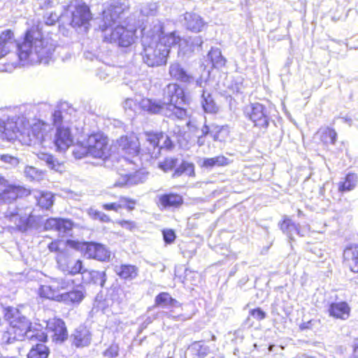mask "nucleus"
<instances>
[{
	"label": "nucleus",
	"mask_w": 358,
	"mask_h": 358,
	"mask_svg": "<svg viewBox=\"0 0 358 358\" xmlns=\"http://www.w3.org/2000/svg\"><path fill=\"white\" fill-rule=\"evenodd\" d=\"M16 47V53L22 65L28 64H49L52 60L55 45L49 40L42 38L37 31L29 29L23 41L15 45L14 34L6 29L0 34V59L6 56L11 48ZM15 63L0 66V71H10Z\"/></svg>",
	"instance_id": "1"
},
{
	"label": "nucleus",
	"mask_w": 358,
	"mask_h": 358,
	"mask_svg": "<svg viewBox=\"0 0 358 358\" xmlns=\"http://www.w3.org/2000/svg\"><path fill=\"white\" fill-rule=\"evenodd\" d=\"M119 152L122 157L117 161L115 169L119 178L114 183L115 187L133 185L143 182L142 174L136 171L140 158V143L134 134L121 136L117 141Z\"/></svg>",
	"instance_id": "2"
},
{
	"label": "nucleus",
	"mask_w": 358,
	"mask_h": 358,
	"mask_svg": "<svg viewBox=\"0 0 358 358\" xmlns=\"http://www.w3.org/2000/svg\"><path fill=\"white\" fill-rule=\"evenodd\" d=\"M19 121L22 124L24 123L23 120L19 117L8 118L6 122L0 119V137L9 141L19 138L24 144L43 148L50 143L48 134L50 126L48 124L38 120L33 124L31 129H29L24 126L20 127Z\"/></svg>",
	"instance_id": "3"
},
{
	"label": "nucleus",
	"mask_w": 358,
	"mask_h": 358,
	"mask_svg": "<svg viewBox=\"0 0 358 358\" xmlns=\"http://www.w3.org/2000/svg\"><path fill=\"white\" fill-rule=\"evenodd\" d=\"M163 101L143 99L140 103L141 108L150 114L162 113L171 118L184 119L186 110L180 105L185 101L182 89L177 84L168 85L164 90Z\"/></svg>",
	"instance_id": "4"
},
{
	"label": "nucleus",
	"mask_w": 358,
	"mask_h": 358,
	"mask_svg": "<svg viewBox=\"0 0 358 358\" xmlns=\"http://www.w3.org/2000/svg\"><path fill=\"white\" fill-rule=\"evenodd\" d=\"M124 10V8L122 3L118 1L113 2L103 11V18L99 28L105 32L106 41L127 48L134 42L136 30L128 29L120 25L113 28Z\"/></svg>",
	"instance_id": "5"
},
{
	"label": "nucleus",
	"mask_w": 358,
	"mask_h": 358,
	"mask_svg": "<svg viewBox=\"0 0 358 358\" xmlns=\"http://www.w3.org/2000/svg\"><path fill=\"white\" fill-rule=\"evenodd\" d=\"M66 106V104L57 106L52 114L53 124L57 127L53 143L59 151L66 150L73 143L69 115L65 110Z\"/></svg>",
	"instance_id": "6"
},
{
	"label": "nucleus",
	"mask_w": 358,
	"mask_h": 358,
	"mask_svg": "<svg viewBox=\"0 0 358 358\" xmlns=\"http://www.w3.org/2000/svg\"><path fill=\"white\" fill-rule=\"evenodd\" d=\"M141 44L143 61L148 66H161L166 64L168 51L163 45L159 44L155 35L143 34Z\"/></svg>",
	"instance_id": "7"
},
{
	"label": "nucleus",
	"mask_w": 358,
	"mask_h": 358,
	"mask_svg": "<svg viewBox=\"0 0 358 358\" xmlns=\"http://www.w3.org/2000/svg\"><path fill=\"white\" fill-rule=\"evenodd\" d=\"M174 144L171 138L166 134L159 133H147L146 134V146L145 150V159H157L161 155V150L166 149L171 150L173 148ZM143 156L144 154H142Z\"/></svg>",
	"instance_id": "8"
},
{
	"label": "nucleus",
	"mask_w": 358,
	"mask_h": 358,
	"mask_svg": "<svg viewBox=\"0 0 358 358\" xmlns=\"http://www.w3.org/2000/svg\"><path fill=\"white\" fill-rule=\"evenodd\" d=\"M33 211V208L28 206H9L5 212V217L13 222L21 231H27L36 222Z\"/></svg>",
	"instance_id": "9"
},
{
	"label": "nucleus",
	"mask_w": 358,
	"mask_h": 358,
	"mask_svg": "<svg viewBox=\"0 0 358 358\" xmlns=\"http://www.w3.org/2000/svg\"><path fill=\"white\" fill-rule=\"evenodd\" d=\"M57 267L64 273L76 275L83 273V262L76 259L70 249L59 251L56 257Z\"/></svg>",
	"instance_id": "10"
},
{
	"label": "nucleus",
	"mask_w": 358,
	"mask_h": 358,
	"mask_svg": "<svg viewBox=\"0 0 358 358\" xmlns=\"http://www.w3.org/2000/svg\"><path fill=\"white\" fill-rule=\"evenodd\" d=\"M244 114L254 123L255 127L264 130L268 128L270 117L263 104L255 102L246 106L244 108Z\"/></svg>",
	"instance_id": "11"
},
{
	"label": "nucleus",
	"mask_w": 358,
	"mask_h": 358,
	"mask_svg": "<svg viewBox=\"0 0 358 358\" xmlns=\"http://www.w3.org/2000/svg\"><path fill=\"white\" fill-rule=\"evenodd\" d=\"M90 156L105 159L111 157L108 138L101 132L94 133L87 138Z\"/></svg>",
	"instance_id": "12"
},
{
	"label": "nucleus",
	"mask_w": 358,
	"mask_h": 358,
	"mask_svg": "<svg viewBox=\"0 0 358 358\" xmlns=\"http://www.w3.org/2000/svg\"><path fill=\"white\" fill-rule=\"evenodd\" d=\"M155 306H159L163 308H173L166 313V315L169 318H173L176 321H184L189 317H186L182 313H178L174 309L182 310L181 303L167 292H161L156 296L155 299Z\"/></svg>",
	"instance_id": "13"
},
{
	"label": "nucleus",
	"mask_w": 358,
	"mask_h": 358,
	"mask_svg": "<svg viewBox=\"0 0 358 358\" xmlns=\"http://www.w3.org/2000/svg\"><path fill=\"white\" fill-rule=\"evenodd\" d=\"M40 327L39 324H34L32 327L27 318H22V327L19 329L17 338L22 339V341L27 338L31 341L45 342L47 340L48 334Z\"/></svg>",
	"instance_id": "14"
},
{
	"label": "nucleus",
	"mask_w": 358,
	"mask_h": 358,
	"mask_svg": "<svg viewBox=\"0 0 358 358\" xmlns=\"http://www.w3.org/2000/svg\"><path fill=\"white\" fill-rule=\"evenodd\" d=\"M40 327L39 324H34L32 327L27 318H22V327L19 329L17 338L22 339V341L27 338L31 341L45 342L47 340L48 334Z\"/></svg>",
	"instance_id": "15"
},
{
	"label": "nucleus",
	"mask_w": 358,
	"mask_h": 358,
	"mask_svg": "<svg viewBox=\"0 0 358 358\" xmlns=\"http://www.w3.org/2000/svg\"><path fill=\"white\" fill-rule=\"evenodd\" d=\"M45 323L47 334L50 335L54 342L61 343L67 339V329L62 320L52 318Z\"/></svg>",
	"instance_id": "16"
},
{
	"label": "nucleus",
	"mask_w": 358,
	"mask_h": 358,
	"mask_svg": "<svg viewBox=\"0 0 358 358\" xmlns=\"http://www.w3.org/2000/svg\"><path fill=\"white\" fill-rule=\"evenodd\" d=\"M82 249L84 255L89 259H94L100 262H108L110 258V251L101 244L94 242L85 243Z\"/></svg>",
	"instance_id": "17"
},
{
	"label": "nucleus",
	"mask_w": 358,
	"mask_h": 358,
	"mask_svg": "<svg viewBox=\"0 0 358 358\" xmlns=\"http://www.w3.org/2000/svg\"><path fill=\"white\" fill-rule=\"evenodd\" d=\"M91 18L92 15L89 7L85 3H78L72 11L71 24L73 27L87 28Z\"/></svg>",
	"instance_id": "18"
},
{
	"label": "nucleus",
	"mask_w": 358,
	"mask_h": 358,
	"mask_svg": "<svg viewBox=\"0 0 358 358\" xmlns=\"http://www.w3.org/2000/svg\"><path fill=\"white\" fill-rule=\"evenodd\" d=\"M27 193V190L21 186L8 185L0 192V206L3 204H12L18 197Z\"/></svg>",
	"instance_id": "19"
},
{
	"label": "nucleus",
	"mask_w": 358,
	"mask_h": 358,
	"mask_svg": "<svg viewBox=\"0 0 358 358\" xmlns=\"http://www.w3.org/2000/svg\"><path fill=\"white\" fill-rule=\"evenodd\" d=\"M73 227V222L69 219L64 218H48L45 224V230H52L58 232L59 234L69 233Z\"/></svg>",
	"instance_id": "20"
},
{
	"label": "nucleus",
	"mask_w": 358,
	"mask_h": 358,
	"mask_svg": "<svg viewBox=\"0 0 358 358\" xmlns=\"http://www.w3.org/2000/svg\"><path fill=\"white\" fill-rule=\"evenodd\" d=\"M157 205L161 209H171L180 207L183 203V198L176 193H166L157 196Z\"/></svg>",
	"instance_id": "21"
},
{
	"label": "nucleus",
	"mask_w": 358,
	"mask_h": 358,
	"mask_svg": "<svg viewBox=\"0 0 358 358\" xmlns=\"http://www.w3.org/2000/svg\"><path fill=\"white\" fill-rule=\"evenodd\" d=\"M182 23L187 29L194 33L201 32L206 26L203 18L192 12H186L183 14Z\"/></svg>",
	"instance_id": "22"
},
{
	"label": "nucleus",
	"mask_w": 358,
	"mask_h": 358,
	"mask_svg": "<svg viewBox=\"0 0 358 358\" xmlns=\"http://www.w3.org/2000/svg\"><path fill=\"white\" fill-rule=\"evenodd\" d=\"M71 338L74 345L77 348L85 347L90 344L91 334L90 331L84 327H79L71 334Z\"/></svg>",
	"instance_id": "23"
},
{
	"label": "nucleus",
	"mask_w": 358,
	"mask_h": 358,
	"mask_svg": "<svg viewBox=\"0 0 358 358\" xmlns=\"http://www.w3.org/2000/svg\"><path fill=\"white\" fill-rule=\"evenodd\" d=\"M159 44L163 45L168 51V55L170 52V48L173 45H178L180 48L182 43L185 42V39H181L179 36H177L176 32H171L168 34H158L155 35Z\"/></svg>",
	"instance_id": "24"
},
{
	"label": "nucleus",
	"mask_w": 358,
	"mask_h": 358,
	"mask_svg": "<svg viewBox=\"0 0 358 358\" xmlns=\"http://www.w3.org/2000/svg\"><path fill=\"white\" fill-rule=\"evenodd\" d=\"M169 74L173 79L183 83H190L193 80V77L178 63L170 65Z\"/></svg>",
	"instance_id": "25"
},
{
	"label": "nucleus",
	"mask_w": 358,
	"mask_h": 358,
	"mask_svg": "<svg viewBox=\"0 0 358 358\" xmlns=\"http://www.w3.org/2000/svg\"><path fill=\"white\" fill-rule=\"evenodd\" d=\"M350 308L346 302L331 303L329 308L330 316L336 318L346 320L350 315Z\"/></svg>",
	"instance_id": "26"
},
{
	"label": "nucleus",
	"mask_w": 358,
	"mask_h": 358,
	"mask_svg": "<svg viewBox=\"0 0 358 358\" xmlns=\"http://www.w3.org/2000/svg\"><path fill=\"white\" fill-rule=\"evenodd\" d=\"M114 271L121 279L129 281L135 279L138 273V268L131 264L115 266Z\"/></svg>",
	"instance_id": "27"
},
{
	"label": "nucleus",
	"mask_w": 358,
	"mask_h": 358,
	"mask_svg": "<svg viewBox=\"0 0 358 358\" xmlns=\"http://www.w3.org/2000/svg\"><path fill=\"white\" fill-rule=\"evenodd\" d=\"M39 295L49 299L61 301L62 293H59L57 285L51 280L50 285H41L39 288Z\"/></svg>",
	"instance_id": "28"
},
{
	"label": "nucleus",
	"mask_w": 358,
	"mask_h": 358,
	"mask_svg": "<svg viewBox=\"0 0 358 358\" xmlns=\"http://www.w3.org/2000/svg\"><path fill=\"white\" fill-rule=\"evenodd\" d=\"M5 318L6 320L9 321L12 326L11 327H13L14 329L15 328H17V329H20L22 327V318L27 317L22 316L18 309L13 307H8L6 309Z\"/></svg>",
	"instance_id": "29"
},
{
	"label": "nucleus",
	"mask_w": 358,
	"mask_h": 358,
	"mask_svg": "<svg viewBox=\"0 0 358 358\" xmlns=\"http://www.w3.org/2000/svg\"><path fill=\"white\" fill-rule=\"evenodd\" d=\"M316 137L324 144H335L337 138L336 131L328 127H321L316 133Z\"/></svg>",
	"instance_id": "30"
},
{
	"label": "nucleus",
	"mask_w": 358,
	"mask_h": 358,
	"mask_svg": "<svg viewBox=\"0 0 358 358\" xmlns=\"http://www.w3.org/2000/svg\"><path fill=\"white\" fill-rule=\"evenodd\" d=\"M201 104L206 113L214 114L218 111V106L216 105L211 94L206 90L202 91Z\"/></svg>",
	"instance_id": "31"
},
{
	"label": "nucleus",
	"mask_w": 358,
	"mask_h": 358,
	"mask_svg": "<svg viewBox=\"0 0 358 358\" xmlns=\"http://www.w3.org/2000/svg\"><path fill=\"white\" fill-rule=\"evenodd\" d=\"M38 158L44 162L45 164L52 170L55 171H61L62 168V164L59 162V161L52 155H50L46 152H39L37 154Z\"/></svg>",
	"instance_id": "32"
},
{
	"label": "nucleus",
	"mask_w": 358,
	"mask_h": 358,
	"mask_svg": "<svg viewBox=\"0 0 358 358\" xmlns=\"http://www.w3.org/2000/svg\"><path fill=\"white\" fill-rule=\"evenodd\" d=\"M358 176L355 173H348L346 175L345 178V180L343 182H340L338 183V191L343 192H349L355 189L357 184Z\"/></svg>",
	"instance_id": "33"
},
{
	"label": "nucleus",
	"mask_w": 358,
	"mask_h": 358,
	"mask_svg": "<svg viewBox=\"0 0 358 358\" xmlns=\"http://www.w3.org/2000/svg\"><path fill=\"white\" fill-rule=\"evenodd\" d=\"M343 257L346 261H350V269L352 272H358V250L352 248H347L343 252Z\"/></svg>",
	"instance_id": "34"
},
{
	"label": "nucleus",
	"mask_w": 358,
	"mask_h": 358,
	"mask_svg": "<svg viewBox=\"0 0 358 358\" xmlns=\"http://www.w3.org/2000/svg\"><path fill=\"white\" fill-rule=\"evenodd\" d=\"M38 205L45 209H49L54 203V196L50 192H39L35 195Z\"/></svg>",
	"instance_id": "35"
},
{
	"label": "nucleus",
	"mask_w": 358,
	"mask_h": 358,
	"mask_svg": "<svg viewBox=\"0 0 358 358\" xmlns=\"http://www.w3.org/2000/svg\"><path fill=\"white\" fill-rule=\"evenodd\" d=\"M208 59L212 63L214 68H221L225 65L226 59L222 55L221 51L219 48H211L208 54Z\"/></svg>",
	"instance_id": "36"
},
{
	"label": "nucleus",
	"mask_w": 358,
	"mask_h": 358,
	"mask_svg": "<svg viewBox=\"0 0 358 358\" xmlns=\"http://www.w3.org/2000/svg\"><path fill=\"white\" fill-rule=\"evenodd\" d=\"M299 226V224L294 223L288 217H285L283 221L280 224V229L290 240H293L294 236L296 234Z\"/></svg>",
	"instance_id": "37"
},
{
	"label": "nucleus",
	"mask_w": 358,
	"mask_h": 358,
	"mask_svg": "<svg viewBox=\"0 0 358 358\" xmlns=\"http://www.w3.org/2000/svg\"><path fill=\"white\" fill-rule=\"evenodd\" d=\"M49 354L48 348L43 343H38L32 346L27 354V358H48Z\"/></svg>",
	"instance_id": "38"
},
{
	"label": "nucleus",
	"mask_w": 358,
	"mask_h": 358,
	"mask_svg": "<svg viewBox=\"0 0 358 358\" xmlns=\"http://www.w3.org/2000/svg\"><path fill=\"white\" fill-rule=\"evenodd\" d=\"M83 299V294L80 290L64 292L62 293L61 301L71 303H79Z\"/></svg>",
	"instance_id": "39"
},
{
	"label": "nucleus",
	"mask_w": 358,
	"mask_h": 358,
	"mask_svg": "<svg viewBox=\"0 0 358 358\" xmlns=\"http://www.w3.org/2000/svg\"><path fill=\"white\" fill-rule=\"evenodd\" d=\"M73 154L77 159L90 156V147L88 146L87 140L86 142L78 143L73 151Z\"/></svg>",
	"instance_id": "40"
},
{
	"label": "nucleus",
	"mask_w": 358,
	"mask_h": 358,
	"mask_svg": "<svg viewBox=\"0 0 358 358\" xmlns=\"http://www.w3.org/2000/svg\"><path fill=\"white\" fill-rule=\"evenodd\" d=\"M54 285H57L59 293H62V291L67 292L69 289L73 287V281L67 278H54L52 280Z\"/></svg>",
	"instance_id": "41"
},
{
	"label": "nucleus",
	"mask_w": 358,
	"mask_h": 358,
	"mask_svg": "<svg viewBox=\"0 0 358 358\" xmlns=\"http://www.w3.org/2000/svg\"><path fill=\"white\" fill-rule=\"evenodd\" d=\"M18 334L19 329H17V328L14 329L13 327H10V329L9 331H5L2 334V343L6 344H11L13 343L15 341H22V339L17 338Z\"/></svg>",
	"instance_id": "42"
},
{
	"label": "nucleus",
	"mask_w": 358,
	"mask_h": 358,
	"mask_svg": "<svg viewBox=\"0 0 358 358\" xmlns=\"http://www.w3.org/2000/svg\"><path fill=\"white\" fill-rule=\"evenodd\" d=\"M24 176L32 180H40L43 178V172L34 166H26L24 170Z\"/></svg>",
	"instance_id": "43"
},
{
	"label": "nucleus",
	"mask_w": 358,
	"mask_h": 358,
	"mask_svg": "<svg viewBox=\"0 0 358 358\" xmlns=\"http://www.w3.org/2000/svg\"><path fill=\"white\" fill-rule=\"evenodd\" d=\"M159 4L157 2L150 1L143 4L141 12L144 15H155L157 12Z\"/></svg>",
	"instance_id": "44"
},
{
	"label": "nucleus",
	"mask_w": 358,
	"mask_h": 358,
	"mask_svg": "<svg viewBox=\"0 0 358 358\" xmlns=\"http://www.w3.org/2000/svg\"><path fill=\"white\" fill-rule=\"evenodd\" d=\"M177 162L178 159L176 158H166L163 162L159 163V168L162 169L164 172H168L176 166Z\"/></svg>",
	"instance_id": "45"
},
{
	"label": "nucleus",
	"mask_w": 358,
	"mask_h": 358,
	"mask_svg": "<svg viewBox=\"0 0 358 358\" xmlns=\"http://www.w3.org/2000/svg\"><path fill=\"white\" fill-rule=\"evenodd\" d=\"M89 215L95 220H99L103 222H109L110 219L108 215L103 212L90 208L89 210Z\"/></svg>",
	"instance_id": "46"
},
{
	"label": "nucleus",
	"mask_w": 358,
	"mask_h": 358,
	"mask_svg": "<svg viewBox=\"0 0 358 358\" xmlns=\"http://www.w3.org/2000/svg\"><path fill=\"white\" fill-rule=\"evenodd\" d=\"M249 315L257 321L263 320L266 317V313L260 308L250 309Z\"/></svg>",
	"instance_id": "47"
},
{
	"label": "nucleus",
	"mask_w": 358,
	"mask_h": 358,
	"mask_svg": "<svg viewBox=\"0 0 358 358\" xmlns=\"http://www.w3.org/2000/svg\"><path fill=\"white\" fill-rule=\"evenodd\" d=\"M93 278H95V283L99 284L103 287L106 281V274L105 271H93L92 273Z\"/></svg>",
	"instance_id": "48"
},
{
	"label": "nucleus",
	"mask_w": 358,
	"mask_h": 358,
	"mask_svg": "<svg viewBox=\"0 0 358 358\" xmlns=\"http://www.w3.org/2000/svg\"><path fill=\"white\" fill-rule=\"evenodd\" d=\"M203 41L201 36H195L193 38H190L189 41H186L184 43H189V50L194 51L195 48H200Z\"/></svg>",
	"instance_id": "49"
},
{
	"label": "nucleus",
	"mask_w": 358,
	"mask_h": 358,
	"mask_svg": "<svg viewBox=\"0 0 358 358\" xmlns=\"http://www.w3.org/2000/svg\"><path fill=\"white\" fill-rule=\"evenodd\" d=\"M192 349L196 351L197 355L201 357H204L208 353V348L201 343V342H195L192 345Z\"/></svg>",
	"instance_id": "50"
},
{
	"label": "nucleus",
	"mask_w": 358,
	"mask_h": 358,
	"mask_svg": "<svg viewBox=\"0 0 358 358\" xmlns=\"http://www.w3.org/2000/svg\"><path fill=\"white\" fill-rule=\"evenodd\" d=\"M111 70L112 68L110 66L100 68L97 72V76L102 80H108L110 78Z\"/></svg>",
	"instance_id": "51"
},
{
	"label": "nucleus",
	"mask_w": 358,
	"mask_h": 358,
	"mask_svg": "<svg viewBox=\"0 0 358 358\" xmlns=\"http://www.w3.org/2000/svg\"><path fill=\"white\" fill-rule=\"evenodd\" d=\"M210 127V136L213 137L215 141L219 139V134L224 129V126H220L215 124H211Z\"/></svg>",
	"instance_id": "52"
},
{
	"label": "nucleus",
	"mask_w": 358,
	"mask_h": 358,
	"mask_svg": "<svg viewBox=\"0 0 358 358\" xmlns=\"http://www.w3.org/2000/svg\"><path fill=\"white\" fill-rule=\"evenodd\" d=\"M163 236L165 243H171L176 238L175 232L172 229H167L163 231Z\"/></svg>",
	"instance_id": "53"
},
{
	"label": "nucleus",
	"mask_w": 358,
	"mask_h": 358,
	"mask_svg": "<svg viewBox=\"0 0 358 358\" xmlns=\"http://www.w3.org/2000/svg\"><path fill=\"white\" fill-rule=\"evenodd\" d=\"M120 203L122 205V208L125 207L129 210H133L134 208V205L136 204V201L133 199L122 197L120 199Z\"/></svg>",
	"instance_id": "54"
},
{
	"label": "nucleus",
	"mask_w": 358,
	"mask_h": 358,
	"mask_svg": "<svg viewBox=\"0 0 358 358\" xmlns=\"http://www.w3.org/2000/svg\"><path fill=\"white\" fill-rule=\"evenodd\" d=\"M119 348L116 345H112L105 352V355L110 357H116L118 356Z\"/></svg>",
	"instance_id": "55"
},
{
	"label": "nucleus",
	"mask_w": 358,
	"mask_h": 358,
	"mask_svg": "<svg viewBox=\"0 0 358 358\" xmlns=\"http://www.w3.org/2000/svg\"><path fill=\"white\" fill-rule=\"evenodd\" d=\"M103 208L106 210L117 211L120 208H122V205L120 203H110L103 205Z\"/></svg>",
	"instance_id": "56"
},
{
	"label": "nucleus",
	"mask_w": 358,
	"mask_h": 358,
	"mask_svg": "<svg viewBox=\"0 0 358 358\" xmlns=\"http://www.w3.org/2000/svg\"><path fill=\"white\" fill-rule=\"evenodd\" d=\"M202 166L206 169H212L216 166L215 158H205L203 159Z\"/></svg>",
	"instance_id": "57"
},
{
	"label": "nucleus",
	"mask_w": 358,
	"mask_h": 358,
	"mask_svg": "<svg viewBox=\"0 0 358 358\" xmlns=\"http://www.w3.org/2000/svg\"><path fill=\"white\" fill-rule=\"evenodd\" d=\"M215 158L217 166H226L229 164V159L222 155L215 157Z\"/></svg>",
	"instance_id": "58"
},
{
	"label": "nucleus",
	"mask_w": 358,
	"mask_h": 358,
	"mask_svg": "<svg viewBox=\"0 0 358 358\" xmlns=\"http://www.w3.org/2000/svg\"><path fill=\"white\" fill-rule=\"evenodd\" d=\"M122 227L127 229L128 230H132V229L135 227V224L131 221L127 220H121L117 222Z\"/></svg>",
	"instance_id": "59"
},
{
	"label": "nucleus",
	"mask_w": 358,
	"mask_h": 358,
	"mask_svg": "<svg viewBox=\"0 0 358 358\" xmlns=\"http://www.w3.org/2000/svg\"><path fill=\"white\" fill-rule=\"evenodd\" d=\"M308 250L313 254L315 255L316 257L319 258H322L323 256L322 250L320 248H319L317 245H311L308 248Z\"/></svg>",
	"instance_id": "60"
},
{
	"label": "nucleus",
	"mask_w": 358,
	"mask_h": 358,
	"mask_svg": "<svg viewBox=\"0 0 358 358\" xmlns=\"http://www.w3.org/2000/svg\"><path fill=\"white\" fill-rule=\"evenodd\" d=\"M185 170V173L188 176H192L194 173V166L193 164L188 163L186 162H184V166Z\"/></svg>",
	"instance_id": "61"
},
{
	"label": "nucleus",
	"mask_w": 358,
	"mask_h": 358,
	"mask_svg": "<svg viewBox=\"0 0 358 358\" xmlns=\"http://www.w3.org/2000/svg\"><path fill=\"white\" fill-rule=\"evenodd\" d=\"M184 166V162L175 170L174 173H173V177H179L182 173H185Z\"/></svg>",
	"instance_id": "62"
},
{
	"label": "nucleus",
	"mask_w": 358,
	"mask_h": 358,
	"mask_svg": "<svg viewBox=\"0 0 358 358\" xmlns=\"http://www.w3.org/2000/svg\"><path fill=\"white\" fill-rule=\"evenodd\" d=\"M353 352L351 358H358V339H355L353 342Z\"/></svg>",
	"instance_id": "63"
},
{
	"label": "nucleus",
	"mask_w": 358,
	"mask_h": 358,
	"mask_svg": "<svg viewBox=\"0 0 358 358\" xmlns=\"http://www.w3.org/2000/svg\"><path fill=\"white\" fill-rule=\"evenodd\" d=\"M308 229L307 227H301L300 226H299L296 234L300 236H305L308 234Z\"/></svg>",
	"instance_id": "64"
}]
</instances>
